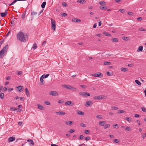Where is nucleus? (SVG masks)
Here are the masks:
<instances>
[{
  "instance_id": "obj_42",
  "label": "nucleus",
  "mask_w": 146,
  "mask_h": 146,
  "mask_svg": "<svg viewBox=\"0 0 146 146\" xmlns=\"http://www.w3.org/2000/svg\"><path fill=\"white\" fill-rule=\"evenodd\" d=\"M61 15L63 17H65L67 15V14L65 13H62L61 14Z\"/></svg>"
},
{
  "instance_id": "obj_8",
  "label": "nucleus",
  "mask_w": 146,
  "mask_h": 146,
  "mask_svg": "<svg viewBox=\"0 0 146 146\" xmlns=\"http://www.w3.org/2000/svg\"><path fill=\"white\" fill-rule=\"evenodd\" d=\"M65 104L66 105L73 106L74 104V102H73L71 101H68L66 102L65 103Z\"/></svg>"
},
{
  "instance_id": "obj_37",
  "label": "nucleus",
  "mask_w": 146,
  "mask_h": 146,
  "mask_svg": "<svg viewBox=\"0 0 146 146\" xmlns=\"http://www.w3.org/2000/svg\"><path fill=\"white\" fill-rule=\"evenodd\" d=\"M125 129L128 131H131V128L129 127H127L125 128Z\"/></svg>"
},
{
  "instance_id": "obj_64",
  "label": "nucleus",
  "mask_w": 146,
  "mask_h": 146,
  "mask_svg": "<svg viewBox=\"0 0 146 146\" xmlns=\"http://www.w3.org/2000/svg\"><path fill=\"white\" fill-rule=\"evenodd\" d=\"M89 131L88 130H85L84 131V133L85 134H87L89 133Z\"/></svg>"
},
{
  "instance_id": "obj_59",
  "label": "nucleus",
  "mask_w": 146,
  "mask_h": 146,
  "mask_svg": "<svg viewBox=\"0 0 146 146\" xmlns=\"http://www.w3.org/2000/svg\"><path fill=\"white\" fill-rule=\"evenodd\" d=\"M143 20V19L141 17H139L137 18V20L138 21H141Z\"/></svg>"
},
{
  "instance_id": "obj_3",
  "label": "nucleus",
  "mask_w": 146,
  "mask_h": 146,
  "mask_svg": "<svg viewBox=\"0 0 146 146\" xmlns=\"http://www.w3.org/2000/svg\"><path fill=\"white\" fill-rule=\"evenodd\" d=\"M51 22L52 29L54 31H55L56 27L55 21L52 19H51Z\"/></svg>"
},
{
  "instance_id": "obj_62",
  "label": "nucleus",
  "mask_w": 146,
  "mask_h": 146,
  "mask_svg": "<svg viewBox=\"0 0 146 146\" xmlns=\"http://www.w3.org/2000/svg\"><path fill=\"white\" fill-rule=\"evenodd\" d=\"M74 131H75L74 129H71L70 130L69 132L70 133H73L74 132Z\"/></svg>"
},
{
  "instance_id": "obj_1",
  "label": "nucleus",
  "mask_w": 146,
  "mask_h": 146,
  "mask_svg": "<svg viewBox=\"0 0 146 146\" xmlns=\"http://www.w3.org/2000/svg\"><path fill=\"white\" fill-rule=\"evenodd\" d=\"M17 40L21 42H25L28 40L27 36L25 35L23 33L20 31L17 34Z\"/></svg>"
},
{
  "instance_id": "obj_61",
  "label": "nucleus",
  "mask_w": 146,
  "mask_h": 146,
  "mask_svg": "<svg viewBox=\"0 0 146 146\" xmlns=\"http://www.w3.org/2000/svg\"><path fill=\"white\" fill-rule=\"evenodd\" d=\"M90 96V94L89 93L85 92V97L88 96Z\"/></svg>"
},
{
  "instance_id": "obj_21",
  "label": "nucleus",
  "mask_w": 146,
  "mask_h": 146,
  "mask_svg": "<svg viewBox=\"0 0 146 146\" xmlns=\"http://www.w3.org/2000/svg\"><path fill=\"white\" fill-rule=\"evenodd\" d=\"M77 2H79L81 3H86V1L84 0H78Z\"/></svg>"
},
{
  "instance_id": "obj_18",
  "label": "nucleus",
  "mask_w": 146,
  "mask_h": 146,
  "mask_svg": "<svg viewBox=\"0 0 146 146\" xmlns=\"http://www.w3.org/2000/svg\"><path fill=\"white\" fill-rule=\"evenodd\" d=\"M56 113L57 115H64L65 114V113L63 111H58L56 112Z\"/></svg>"
},
{
  "instance_id": "obj_22",
  "label": "nucleus",
  "mask_w": 146,
  "mask_h": 146,
  "mask_svg": "<svg viewBox=\"0 0 146 146\" xmlns=\"http://www.w3.org/2000/svg\"><path fill=\"white\" fill-rule=\"evenodd\" d=\"M143 49V47L142 46H139L137 50V52L142 51Z\"/></svg>"
},
{
  "instance_id": "obj_31",
  "label": "nucleus",
  "mask_w": 146,
  "mask_h": 146,
  "mask_svg": "<svg viewBox=\"0 0 146 146\" xmlns=\"http://www.w3.org/2000/svg\"><path fill=\"white\" fill-rule=\"evenodd\" d=\"M46 4V2H45L44 1L43 2L41 5L42 8H44L45 7Z\"/></svg>"
},
{
  "instance_id": "obj_29",
  "label": "nucleus",
  "mask_w": 146,
  "mask_h": 146,
  "mask_svg": "<svg viewBox=\"0 0 146 146\" xmlns=\"http://www.w3.org/2000/svg\"><path fill=\"white\" fill-rule=\"evenodd\" d=\"M0 98L2 99L4 98V94L3 93H1L0 94Z\"/></svg>"
},
{
  "instance_id": "obj_5",
  "label": "nucleus",
  "mask_w": 146,
  "mask_h": 146,
  "mask_svg": "<svg viewBox=\"0 0 146 146\" xmlns=\"http://www.w3.org/2000/svg\"><path fill=\"white\" fill-rule=\"evenodd\" d=\"M92 75L94 77H98L100 78H102L103 77V74L100 72H97L92 74Z\"/></svg>"
},
{
  "instance_id": "obj_39",
  "label": "nucleus",
  "mask_w": 146,
  "mask_h": 146,
  "mask_svg": "<svg viewBox=\"0 0 146 146\" xmlns=\"http://www.w3.org/2000/svg\"><path fill=\"white\" fill-rule=\"evenodd\" d=\"M123 39L125 41H127L128 40V38L125 36H123L122 37Z\"/></svg>"
},
{
  "instance_id": "obj_41",
  "label": "nucleus",
  "mask_w": 146,
  "mask_h": 146,
  "mask_svg": "<svg viewBox=\"0 0 146 146\" xmlns=\"http://www.w3.org/2000/svg\"><path fill=\"white\" fill-rule=\"evenodd\" d=\"M113 141L114 142H115L116 143H119L120 142V141H119V140H118L117 139H114L113 140Z\"/></svg>"
},
{
  "instance_id": "obj_52",
  "label": "nucleus",
  "mask_w": 146,
  "mask_h": 146,
  "mask_svg": "<svg viewBox=\"0 0 146 146\" xmlns=\"http://www.w3.org/2000/svg\"><path fill=\"white\" fill-rule=\"evenodd\" d=\"M107 74L108 76H111L112 73H110L109 72H107Z\"/></svg>"
},
{
  "instance_id": "obj_60",
  "label": "nucleus",
  "mask_w": 146,
  "mask_h": 146,
  "mask_svg": "<svg viewBox=\"0 0 146 146\" xmlns=\"http://www.w3.org/2000/svg\"><path fill=\"white\" fill-rule=\"evenodd\" d=\"M22 74V71H18L17 74L18 75H21Z\"/></svg>"
},
{
  "instance_id": "obj_44",
  "label": "nucleus",
  "mask_w": 146,
  "mask_h": 146,
  "mask_svg": "<svg viewBox=\"0 0 146 146\" xmlns=\"http://www.w3.org/2000/svg\"><path fill=\"white\" fill-rule=\"evenodd\" d=\"M119 11L121 12V13H123L125 12V10L124 9H121L119 10Z\"/></svg>"
},
{
  "instance_id": "obj_30",
  "label": "nucleus",
  "mask_w": 146,
  "mask_h": 146,
  "mask_svg": "<svg viewBox=\"0 0 146 146\" xmlns=\"http://www.w3.org/2000/svg\"><path fill=\"white\" fill-rule=\"evenodd\" d=\"M26 15V10H25V11L22 14V15L21 17V18L22 19H24L25 18V17Z\"/></svg>"
},
{
  "instance_id": "obj_19",
  "label": "nucleus",
  "mask_w": 146,
  "mask_h": 146,
  "mask_svg": "<svg viewBox=\"0 0 146 146\" xmlns=\"http://www.w3.org/2000/svg\"><path fill=\"white\" fill-rule=\"evenodd\" d=\"M65 123L66 125H70L72 124L73 122L72 121H66L65 122Z\"/></svg>"
},
{
  "instance_id": "obj_46",
  "label": "nucleus",
  "mask_w": 146,
  "mask_h": 146,
  "mask_svg": "<svg viewBox=\"0 0 146 146\" xmlns=\"http://www.w3.org/2000/svg\"><path fill=\"white\" fill-rule=\"evenodd\" d=\"M17 110V108H11V111H14L16 110Z\"/></svg>"
},
{
  "instance_id": "obj_49",
  "label": "nucleus",
  "mask_w": 146,
  "mask_h": 146,
  "mask_svg": "<svg viewBox=\"0 0 146 146\" xmlns=\"http://www.w3.org/2000/svg\"><path fill=\"white\" fill-rule=\"evenodd\" d=\"M142 111L143 112H146V109L144 107H142L141 108Z\"/></svg>"
},
{
  "instance_id": "obj_12",
  "label": "nucleus",
  "mask_w": 146,
  "mask_h": 146,
  "mask_svg": "<svg viewBox=\"0 0 146 146\" xmlns=\"http://www.w3.org/2000/svg\"><path fill=\"white\" fill-rule=\"evenodd\" d=\"M63 86L64 88L68 89L71 90L72 88V86H71L69 85H64Z\"/></svg>"
},
{
  "instance_id": "obj_48",
  "label": "nucleus",
  "mask_w": 146,
  "mask_h": 146,
  "mask_svg": "<svg viewBox=\"0 0 146 146\" xmlns=\"http://www.w3.org/2000/svg\"><path fill=\"white\" fill-rule=\"evenodd\" d=\"M127 14L128 15H131V16L133 15V13H132L131 12H128Z\"/></svg>"
},
{
  "instance_id": "obj_40",
  "label": "nucleus",
  "mask_w": 146,
  "mask_h": 146,
  "mask_svg": "<svg viewBox=\"0 0 146 146\" xmlns=\"http://www.w3.org/2000/svg\"><path fill=\"white\" fill-rule=\"evenodd\" d=\"M121 70L123 72H126L127 71V70L126 68H121Z\"/></svg>"
},
{
  "instance_id": "obj_34",
  "label": "nucleus",
  "mask_w": 146,
  "mask_h": 146,
  "mask_svg": "<svg viewBox=\"0 0 146 146\" xmlns=\"http://www.w3.org/2000/svg\"><path fill=\"white\" fill-rule=\"evenodd\" d=\"M104 129H106L108 128H109L110 126V125L109 124H106L104 125Z\"/></svg>"
},
{
  "instance_id": "obj_38",
  "label": "nucleus",
  "mask_w": 146,
  "mask_h": 146,
  "mask_svg": "<svg viewBox=\"0 0 146 146\" xmlns=\"http://www.w3.org/2000/svg\"><path fill=\"white\" fill-rule=\"evenodd\" d=\"M125 119L126 120L129 121H131V117H126Z\"/></svg>"
},
{
  "instance_id": "obj_36",
  "label": "nucleus",
  "mask_w": 146,
  "mask_h": 146,
  "mask_svg": "<svg viewBox=\"0 0 146 146\" xmlns=\"http://www.w3.org/2000/svg\"><path fill=\"white\" fill-rule=\"evenodd\" d=\"M125 112V111L121 110H119L117 112L118 113H124Z\"/></svg>"
},
{
  "instance_id": "obj_57",
  "label": "nucleus",
  "mask_w": 146,
  "mask_h": 146,
  "mask_svg": "<svg viewBox=\"0 0 146 146\" xmlns=\"http://www.w3.org/2000/svg\"><path fill=\"white\" fill-rule=\"evenodd\" d=\"M142 138L143 139H144L145 137H146V133L145 134L143 133L142 135Z\"/></svg>"
},
{
  "instance_id": "obj_10",
  "label": "nucleus",
  "mask_w": 146,
  "mask_h": 146,
  "mask_svg": "<svg viewBox=\"0 0 146 146\" xmlns=\"http://www.w3.org/2000/svg\"><path fill=\"white\" fill-rule=\"evenodd\" d=\"M27 141L29 142V144L30 146H33V145H34V142L31 139H28L27 140Z\"/></svg>"
},
{
  "instance_id": "obj_26",
  "label": "nucleus",
  "mask_w": 146,
  "mask_h": 146,
  "mask_svg": "<svg viewBox=\"0 0 146 146\" xmlns=\"http://www.w3.org/2000/svg\"><path fill=\"white\" fill-rule=\"evenodd\" d=\"M43 76L44 75H42L41 76L40 79V82L43 84H44V82L43 81V80L44 78Z\"/></svg>"
},
{
  "instance_id": "obj_23",
  "label": "nucleus",
  "mask_w": 146,
  "mask_h": 146,
  "mask_svg": "<svg viewBox=\"0 0 146 146\" xmlns=\"http://www.w3.org/2000/svg\"><path fill=\"white\" fill-rule=\"evenodd\" d=\"M79 94L81 96H85V92H81L79 93Z\"/></svg>"
},
{
  "instance_id": "obj_47",
  "label": "nucleus",
  "mask_w": 146,
  "mask_h": 146,
  "mask_svg": "<svg viewBox=\"0 0 146 146\" xmlns=\"http://www.w3.org/2000/svg\"><path fill=\"white\" fill-rule=\"evenodd\" d=\"M43 75H44V76H43L44 78H47L49 76V74H46V75L44 74Z\"/></svg>"
},
{
  "instance_id": "obj_58",
  "label": "nucleus",
  "mask_w": 146,
  "mask_h": 146,
  "mask_svg": "<svg viewBox=\"0 0 146 146\" xmlns=\"http://www.w3.org/2000/svg\"><path fill=\"white\" fill-rule=\"evenodd\" d=\"M80 126H82V127H86L85 125L83 123H81L80 124Z\"/></svg>"
},
{
  "instance_id": "obj_15",
  "label": "nucleus",
  "mask_w": 146,
  "mask_h": 146,
  "mask_svg": "<svg viewBox=\"0 0 146 146\" xmlns=\"http://www.w3.org/2000/svg\"><path fill=\"white\" fill-rule=\"evenodd\" d=\"M38 108L42 110H44V107L42 106L41 105H40L39 104H37Z\"/></svg>"
},
{
  "instance_id": "obj_20",
  "label": "nucleus",
  "mask_w": 146,
  "mask_h": 146,
  "mask_svg": "<svg viewBox=\"0 0 146 146\" xmlns=\"http://www.w3.org/2000/svg\"><path fill=\"white\" fill-rule=\"evenodd\" d=\"M100 8L101 9H106L107 8V7L106 6H102L100 7Z\"/></svg>"
},
{
  "instance_id": "obj_27",
  "label": "nucleus",
  "mask_w": 146,
  "mask_h": 146,
  "mask_svg": "<svg viewBox=\"0 0 146 146\" xmlns=\"http://www.w3.org/2000/svg\"><path fill=\"white\" fill-rule=\"evenodd\" d=\"M77 112L78 114L82 115H83L84 114V112H82L80 110L78 111H77Z\"/></svg>"
},
{
  "instance_id": "obj_13",
  "label": "nucleus",
  "mask_w": 146,
  "mask_h": 146,
  "mask_svg": "<svg viewBox=\"0 0 146 146\" xmlns=\"http://www.w3.org/2000/svg\"><path fill=\"white\" fill-rule=\"evenodd\" d=\"M106 122L105 121H99V125L100 126H104Z\"/></svg>"
},
{
  "instance_id": "obj_16",
  "label": "nucleus",
  "mask_w": 146,
  "mask_h": 146,
  "mask_svg": "<svg viewBox=\"0 0 146 146\" xmlns=\"http://www.w3.org/2000/svg\"><path fill=\"white\" fill-rule=\"evenodd\" d=\"M37 14V13L35 11H32L31 12V15L32 16V17L31 18V20H33V16H34L36 15Z\"/></svg>"
},
{
  "instance_id": "obj_2",
  "label": "nucleus",
  "mask_w": 146,
  "mask_h": 146,
  "mask_svg": "<svg viewBox=\"0 0 146 146\" xmlns=\"http://www.w3.org/2000/svg\"><path fill=\"white\" fill-rule=\"evenodd\" d=\"M8 49V44H7L0 51V58H3L5 54V52H7Z\"/></svg>"
},
{
  "instance_id": "obj_43",
  "label": "nucleus",
  "mask_w": 146,
  "mask_h": 146,
  "mask_svg": "<svg viewBox=\"0 0 146 146\" xmlns=\"http://www.w3.org/2000/svg\"><path fill=\"white\" fill-rule=\"evenodd\" d=\"M96 117L98 118V119H102V115H97L96 116Z\"/></svg>"
},
{
  "instance_id": "obj_63",
  "label": "nucleus",
  "mask_w": 146,
  "mask_h": 146,
  "mask_svg": "<svg viewBox=\"0 0 146 146\" xmlns=\"http://www.w3.org/2000/svg\"><path fill=\"white\" fill-rule=\"evenodd\" d=\"M80 86L82 88H86L87 87L84 85H81Z\"/></svg>"
},
{
  "instance_id": "obj_17",
  "label": "nucleus",
  "mask_w": 146,
  "mask_h": 146,
  "mask_svg": "<svg viewBox=\"0 0 146 146\" xmlns=\"http://www.w3.org/2000/svg\"><path fill=\"white\" fill-rule=\"evenodd\" d=\"M25 94L27 96L29 97L30 96L29 91L27 88H26L25 89Z\"/></svg>"
},
{
  "instance_id": "obj_35",
  "label": "nucleus",
  "mask_w": 146,
  "mask_h": 146,
  "mask_svg": "<svg viewBox=\"0 0 146 146\" xmlns=\"http://www.w3.org/2000/svg\"><path fill=\"white\" fill-rule=\"evenodd\" d=\"M37 48V45L36 44V43H35L33 44V46L32 47V48L33 49H35Z\"/></svg>"
},
{
  "instance_id": "obj_25",
  "label": "nucleus",
  "mask_w": 146,
  "mask_h": 146,
  "mask_svg": "<svg viewBox=\"0 0 146 146\" xmlns=\"http://www.w3.org/2000/svg\"><path fill=\"white\" fill-rule=\"evenodd\" d=\"M135 82L139 86H141V83L139 80H135Z\"/></svg>"
},
{
  "instance_id": "obj_50",
  "label": "nucleus",
  "mask_w": 146,
  "mask_h": 146,
  "mask_svg": "<svg viewBox=\"0 0 146 146\" xmlns=\"http://www.w3.org/2000/svg\"><path fill=\"white\" fill-rule=\"evenodd\" d=\"M90 137L89 136H88V137H86L85 138V140L86 141H88L89 140H90Z\"/></svg>"
},
{
  "instance_id": "obj_14",
  "label": "nucleus",
  "mask_w": 146,
  "mask_h": 146,
  "mask_svg": "<svg viewBox=\"0 0 146 146\" xmlns=\"http://www.w3.org/2000/svg\"><path fill=\"white\" fill-rule=\"evenodd\" d=\"M15 137H9L8 140V141L9 142H11L15 140Z\"/></svg>"
},
{
  "instance_id": "obj_11",
  "label": "nucleus",
  "mask_w": 146,
  "mask_h": 146,
  "mask_svg": "<svg viewBox=\"0 0 146 146\" xmlns=\"http://www.w3.org/2000/svg\"><path fill=\"white\" fill-rule=\"evenodd\" d=\"M72 21L73 22L79 23L81 22V20L77 18H74L72 19Z\"/></svg>"
},
{
  "instance_id": "obj_53",
  "label": "nucleus",
  "mask_w": 146,
  "mask_h": 146,
  "mask_svg": "<svg viewBox=\"0 0 146 146\" xmlns=\"http://www.w3.org/2000/svg\"><path fill=\"white\" fill-rule=\"evenodd\" d=\"M84 136L82 135H81L80 136L79 139L81 140H82L84 138Z\"/></svg>"
},
{
  "instance_id": "obj_33",
  "label": "nucleus",
  "mask_w": 146,
  "mask_h": 146,
  "mask_svg": "<svg viewBox=\"0 0 146 146\" xmlns=\"http://www.w3.org/2000/svg\"><path fill=\"white\" fill-rule=\"evenodd\" d=\"M111 64V62H109L106 61L104 63V65H110Z\"/></svg>"
},
{
  "instance_id": "obj_54",
  "label": "nucleus",
  "mask_w": 146,
  "mask_h": 146,
  "mask_svg": "<svg viewBox=\"0 0 146 146\" xmlns=\"http://www.w3.org/2000/svg\"><path fill=\"white\" fill-rule=\"evenodd\" d=\"M62 5L64 6V7H66L67 6V4L66 2H63L62 3Z\"/></svg>"
},
{
  "instance_id": "obj_45",
  "label": "nucleus",
  "mask_w": 146,
  "mask_h": 146,
  "mask_svg": "<svg viewBox=\"0 0 146 146\" xmlns=\"http://www.w3.org/2000/svg\"><path fill=\"white\" fill-rule=\"evenodd\" d=\"M99 4L101 5H105L106 4V3L104 1H102L101 2L99 3Z\"/></svg>"
},
{
  "instance_id": "obj_24",
  "label": "nucleus",
  "mask_w": 146,
  "mask_h": 146,
  "mask_svg": "<svg viewBox=\"0 0 146 146\" xmlns=\"http://www.w3.org/2000/svg\"><path fill=\"white\" fill-rule=\"evenodd\" d=\"M22 87L23 86H19L18 87H17L16 88L19 89V92H21L22 91Z\"/></svg>"
},
{
  "instance_id": "obj_56",
  "label": "nucleus",
  "mask_w": 146,
  "mask_h": 146,
  "mask_svg": "<svg viewBox=\"0 0 146 146\" xmlns=\"http://www.w3.org/2000/svg\"><path fill=\"white\" fill-rule=\"evenodd\" d=\"M138 30L140 31H145L146 30L142 28H140L138 29Z\"/></svg>"
},
{
  "instance_id": "obj_9",
  "label": "nucleus",
  "mask_w": 146,
  "mask_h": 146,
  "mask_svg": "<svg viewBox=\"0 0 146 146\" xmlns=\"http://www.w3.org/2000/svg\"><path fill=\"white\" fill-rule=\"evenodd\" d=\"M1 16L2 17H5L7 15V9H6L4 13H0Z\"/></svg>"
},
{
  "instance_id": "obj_4",
  "label": "nucleus",
  "mask_w": 146,
  "mask_h": 146,
  "mask_svg": "<svg viewBox=\"0 0 146 146\" xmlns=\"http://www.w3.org/2000/svg\"><path fill=\"white\" fill-rule=\"evenodd\" d=\"M107 97L105 96L100 95L95 96L93 99L94 100H102L106 98Z\"/></svg>"
},
{
  "instance_id": "obj_28",
  "label": "nucleus",
  "mask_w": 146,
  "mask_h": 146,
  "mask_svg": "<svg viewBox=\"0 0 146 146\" xmlns=\"http://www.w3.org/2000/svg\"><path fill=\"white\" fill-rule=\"evenodd\" d=\"M103 34H104L106 36H111V35L108 32H105L103 33Z\"/></svg>"
},
{
  "instance_id": "obj_32",
  "label": "nucleus",
  "mask_w": 146,
  "mask_h": 146,
  "mask_svg": "<svg viewBox=\"0 0 146 146\" xmlns=\"http://www.w3.org/2000/svg\"><path fill=\"white\" fill-rule=\"evenodd\" d=\"M111 41L113 42H117L118 41V40L117 38H114L111 39Z\"/></svg>"
},
{
  "instance_id": "obj_51",
  "label": "nucleus",
  "mask_w": 146,
  "mask_h": 146,
  "mask_svg": "<svg viewBox=\"0 0 146 146\" xmlns=\"http://www.w3.org/2000/svg\"><path fill=\"white\" fill-rule=\"evenodd\" d=\"M45 104H46L47 105H49L50 104V103L48 101H45Z\"/></svg>"
},
{
  "instance_id": "obj_6",
  "label": "nucleus",
  "mask_w": 146,
  "mask_h": 146,
  "mask_svg": "<svg viewBox=\"0 0 146 146\" xmlns=\"http://www.w3.org/2000/svg\"><path fill=\"white\" fill-rule=\"evenodd\" d=\"M49 94L50 95L54 96H56L58 95V93L56 91L50 92H49Z\"/></svg>"
},
{
  "instance_id": "obj_55",
  "label": "nucleus",
  "mask_w": 146,
  "mask_h": 146,
  "mask_svg": "<svg viewBox=\"0 0 146 146\" xmlns=\"http://www.w3.org/2000/svg\"><path fill=\"white\" fill-rule=\"evenodd\" d=\"M64 101L62 100H60L58 101V103L59 104H62L64 103Z\"/></svg>"
},
{
  "instance_id": "obj_7",
  "label": "nucleus",
  "mask_w": 146,
  "mask_h": 146,
  "mask_svg": "<svg viewBox=\"0 0 146 146\" xmlns=\"http://www.w3.org/2000/svg\"><path fill=\"white\" fill-rule=\"evenodd\" d=\"M93 104V102L92 101H88L86 102L85 106L87 107L92 106Z\"/></svg>"
}]
</instances>
